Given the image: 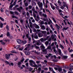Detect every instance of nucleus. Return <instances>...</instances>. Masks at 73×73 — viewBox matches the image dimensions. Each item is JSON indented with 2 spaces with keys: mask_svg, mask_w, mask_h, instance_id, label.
I'll use <instances>...</instances> for the list:
<instances>
[{
  "mask_svg": "<svg viewBox=\"0 0 73 73\" xmlns=\"http://www.w3.org/2000/svg\"><path fill=\"white\" fill-rule=\"evenodd\" d=\"M35 67L38 68V70H37V72L38 73H40L41 71V68H42V65L41 64H39L36 65L35 64Z\"/></svg>",
  "mask_w": 73,
  "mask_h": 73,
  "instance_id": "obj_1",
  "label": "nucleus"
},
{
  "mask_svg": "<svg viewBox=\"0 0 73 73\" xmlns=\"http://www.w3.org/2000/svg\"><path fill=\"white\" fill-rule=\"evenodd\" d=\"M48 49L50 50L51 51H52V50H53L52 49L51 46H49L47 47V48L43 50V52H44V54H46V53H47V50H48Z\"/></svg>",
  "mask_w": 73,
  "mask_h": 73,
  "instance_id": "obj_2",
  "label": "nucleus"
},
{
  "mask_svg": "<svg viewBox=\"0 0 73 73\" xmlns=\"http://www.w3.org/2000/svg\"><path fill=\"white\" fill-rule=\"evenodd\" d=\"M38 4L39 7L40 8L41 11L42 10V9H43V8L42 7H43V4L41 2H38Z\"/></svg>",
  "mask_w": 73,
  "mask_h": 73,
  "instance_id": "obj_3",
  "label": "nucleus"
},
{
  "mask_svg": "<svg viewBox=\"0 0 73 73\" xmlns=\"http://www.w3.org/2000/svg\"><path fill=\"white\" fill-rule=\"evenodd\" d=\"M33 25L35 28L36 29H39V28H40L39 26L36 24V23L34 24Z\"/></svg>",
  "mask_w": 73,
  "mask_h": 73,
  "instance_id": "obj_4",
  "label": "nucleus"
},
{
  "mask_svg": "<svg viewBox=\"0 0 73 73\" xmlns=\"http://www.w3.org/2000/svg\"><path fill=\"white\" fill-rule=\"evenodd\" d=\"M10 55H12V54H9L8 55L6 54L5 55L6 58H7V60H8V59H9V57H10Z\"/></svg>",
  "mask_w": 73,
  "mask_h": 73,
  "instance_id": "obj_5",
  "label": "nucleus"
},
{
  "mask_svg": "<svg viewBox=\"0 0 73 73\" xmlns=\"http://www.w3.org/2000/svg\"><path fill=\"white\" fill-rule=\"evenodd\" d=\"M29 24H30V27L31 28H32V29H33V27L32 26V22H31V19H29Z\"/></svg>",
  "mask_w": 73,
  "mask_h": 73,
  "instance_id": "obj_6",
  "label": "nucleus"
},
{
  "mask_svg": "<svg viewBox=\"0 0 73 73\" xmlns=\"http://www.w3.org/2000/svg\"><path fill=\"white\" fill-rule=\"evenodd\" d=\"M38 35L39 37H42L43 36L42 34L41 33H38Z\"/></svg>",
  "mask_w": 73,
  "mask_h": 73,
  "instance_id": "obj_7",
  "label": "nucleus"
},
{
  "mask_svg": "<svg viewBox=\"0 0 73 73\" xmlns=\"http://www.w3.org/2000/svg\"><path fill=\"white\" fill-rule=\"evenodd\" d=\"M57 50L58 52L59 55H61V53H62L61 50L59 48H58Z\"/></svg>",
  "mask_w": 73,
  "mask_h": 73,
  "instance_id": "obj_8",
  "label": "nucleus"
},
{
  "mask_svg": "<svg viewBox=\"0 0 73 73\" xmlns=\"http://www.w3.org/2000/svg\"><path fill=\"white\" fill-rule=\"evenodd\" d=\"M50 5L51 8H52L53 10H54V9H55V7H54V6L52 5V3H50Z\"/></svg>",
  "mask_w": 73,
  "mask_h": 73,
  "instance_id": "obj_9",
  "label": "nucleus"
},
{
  "mask_svg": "<svg viewBox=\"0 0 73 73\" xmlns=\"http://www.w3.org/2000/svg\"><path fill=\"white\" fill-rule=\"evenodd\" d=\"M20 8H17V10H18L19 12H21V9H23V7H20Z\"/></svg>",
  "mask_w": 73,
  "mask_h": 73,
  "instance_id": "obj_10",
  "label": "nucleus"
},
{
  "mask_svg": "<svg viewBox=\"0 0 73 73\" xmlns=\"http://www.w3.org/2000/svg\"><path fill=\"white\" fill-rule=\"evenodd\" d=\"M58 12H59L60 14L61 15V16H63V14H62V11L61 10V9H58Z\"/></svg>",
  "mask_w": 73,
  "mask_h": 73,
  "instance_id": "obj_11",
  "label": "nucleus"
},
{
  "mask_svg": "<svg viewBox=\"0 0 73 73\" xmlns=\"http://www.w3.org/2000/svg\"><path fill=\"white\" fill-rule=\"evenodd\" d=\"M48 19L49 20V21L48 23V25H50V23H51V24H53V23L52 22V20H51L49 18H48Z\"/></svg>",
  "mask_w": 73,
  "mask_h": 73,
  "instance_id": "obj_12",
  "label": "nucleus"
},
{
  "mask_svg": "<svg viewBox=\"0 0 73 73\" xmlns=\"http://www.w3.org/2000/svg\"><path fill=\"white\" fill-rule=\"evenodd\" d=\"M29 62L30 63H33L34 65H35L36 64V63L35 62H34L32 60H29Z\"/></svg>",
  "mask_w": 73,
  "mask_h": 73,
  "instance_id": "obj_13",
  "label": "nucleus"
},
{
  "mask_svg": "<svg viewBox=\"0 0 73 73\" xmlns=\"http://www.w3.org/2000/svg\"><path fill=\"white\" fill-rule=\"evenodd\" d=\"M52 54H49L48 55V56H46V57L47 58H48V57H52Z\"/></svg>",
  "mask_w": 73,
  "mask_h": 73,
  "instance_id": "obj_14",
  "label": "nucleus"
},
{
  "mask_svg": "<svg viewBox=\"0 0 73 73\" xmlns=\"http://www.w3.org/2000/svg\"><path fill=\"white\" fill-rule=\"evenodd\" d=\"M17 41L19 44H21V42H22V40H21L20 39L17 40Z\"/></svg>",
  "mask_w": 73,
  "mask_h": 73,
  "instance_id": "obj_15",
  "label": "nucleus"
},
{
  "mask_svg": "<svg viewBox=\"0 0 73 73\" xmlns=\"http://www.w3.org/2000/svg\"><path fill=\"white\" fill-rule=\"evenodd\" d=\"M50 27L52 29V31H54L55 30V29H54V28H53V26L52 24L50 25Z\"/></svg>",
  "mask_w": 73,
  "mask_h": 73,
  "instance_id": "obj_16",
  "label": "nucleus"
},
{
  "mask_svg": "<svg viewBox=\"0 0 73 73\" xmlns=\"http://www.w3.org/2000/svg\"><path fill=\"white\" fill-rule=\"evenodd\" d=\"M40 27H41L42 29L43 30H44V29H45V27L44 25H41L40 26Z\"/></svg>",
  "mask_w": 73,
  "mask_h": 73,
  "instance_id": "obj_17",
  "label": "nucleus"
},
{
  "mask_svg": "<svg viewBox=\"0 0 73 73\" xmlns=\"http://www.w3.org/2000/svg\"><path fill=\"white\" fill-rule=\"evenodd\" d=\"M58 71L61 73H62V68H59L58 69Z\"/></svg>",
  "mask_w": 73,
  "mask_h": 73,
  "instance_id": "obj_18",
  "label": "nucleus"
},
{
  "mask_svg": "<svg viewBox=\"0 0 73 73\" xmlns=\"http://www.w3.org/2000/svg\"><path fill=\"white\" fill-rule=\"evenodd\" d=\"M27 40H24V41H22V42L23 43V45H24V44H26L27 42Z\"/></svg>",
  "mask_w": 73,
  "mask_h": 73,
  "instance_id": "obj_19",
  "label": "nucleus"
},
{
  "mask_svg": "<svg viewBox=\"0 0 73 73\" xmlns=\"http://www.w3.org/2000/svg\"><path fill=\"white\" fill-rule=\"evenodd\" d=\"M41 32L42 34H44V35H45L46 33V31H42Z\"/></svg>",
  "mask_w": 73,
  "mask_h": 73,
  "instance_id": "obj_20",
  "label": "nucleus"
},
{
  "mask_svg": "<svg viewBox=\"0 0 73 73\" xmlns=\"http://www.w3.org/2000/svg\"><path fill=\"white\" fill-rule=\"evenodd\" d=\"M41 49H45V48L44 45H42L40 46Z\"/></svg>",
  "mask_w": 73,
  "mask_h": 73,
  "instance_id": "obj_21",
  "label": "nucleus"
},
{
  "mask_svg": "<svg viewBox=\"0 0 73 73\" xmlns=\"http://www.w3.org/2000/svg\"><path fill=\"white\" fill-rule=\"evenodd\" d=\"M25 53L26 55H29L30 54V52H28L27 51H25Z\"/></svg>",
  "mask_w": 73,
  "mask_h": 73,
  "instance_id": "obj_22",
  "label": "nucleus"
},
{
  "mask_svg": "<svg viewBox=\"0 0 73 73\" xmlns=\"http://www.w3.org/2000/svg\"><path fill=\"white\" fill-rule=\"evenodd\" d=\"M55 25H56V27L57 28V29H58V30L60 29V26L58 25L57 24H56Z\"/></svg>",
  "mask_w": 73,
  "mask_h": 73,
  "instance_id": "obj_23",
  "label": "nucleus"
},
{
  "mask_svg": "<svg viewBox=\"0 0 73 73\" xmlns=\"http://www.w3.org/2000/svg\"><path fill=\"white\" fill-rule=\"evenodd\" d=\"M68 27H64L63 29H62V30H65V31H66L68 29Z\"/></svg>",
  "mask_w": 73,
  "mask_h": 73,
  "instance_id": "obj_24",
  "label": "nucleus"
},
{
  "mask_svg": "<svg viewBox=\"0 0 73 73\" xmlns=\"http://www.w3.org/2000/svg\"><path fill=\"white\" fill-rule=\"evenodd\" d=\"M42 16L45 18H46L47 17V15H46V14H43Z\"/></svg>",
  "mask_w": 73,
  "mask_h": 73,
  "instance_id": "obj_25",
  "label": "nucleus"
},
{
  "mask_svg": "<svg viewBox=\"0 0 73 73\" xmlns=\"http://www.w3.org/2000/svg\"><path fill=\"white\" fill-rule=\"evenodd\" d=\"M60 47L62 49H63L64 48V46H62V44H60Z\"/></svg>",
  "mask_w": 73,
  "mask_h": 73,
  "instance_id": "obj_26",
  "label": "nucleus"
},
{
  "mask_svg": "<svg viewBox=\"0 0 73 73\" xmlns=\"http://www.w3.org/2000/svg\"><path fill=\"white\" fill-rule=\"evenodd\" d=\"M68 58V56H63V57L62 58V59L63 60H64V59H66V58Z\"/></svg>",
  "mask_w": 73,
  "mask_h": 73,
  "instance_id": "obj_27",
  "label": "nucleus"
},
{
  "mask_svg": "<svg viewBox=\"0 0 73 73\" xmlns=\"http://www.w3.org/2000/svg\"><path fill=\"white\" fill-rule=\"evenodd\" d=\"M0 42L1 43V44L2 45H4L5 44V42H3V40H0Z\"/></svg>",
  "mask_w": 73,
  "mask_h": 73,
  "instance_id": "obj_28",
  "label": "nucleus"
},
{
  "mask_svg": "<svg viewBox=\"0 0 73 73\" xmlns=\"http://www.w3.org/2000/svg\"><path fill=\"white\" fill-rule=\"evenodd\" d=\"M63 6L64 7H66V3L65 2H64L63 3Z\"/></svg>",
  "mask_w": 73,
  "mask_h": 73,
  "instance_id": "obj_29",
  "label": "nucleus"
},
{
  "mask_svg": "<svg viewBox=\"0 0 73 73\" xmlns=\"http://www.w3.org/2000/svg\"><path fill=\"white\" fill-rule=\"evenodd\" d=\"M20 47H21V46L20 45L17 46H16V49H19V48H20Z\"/></svg>",
  "mask_w": 73,
  "mask_h": 73,
  "instance_id": "obj_30",
  "label": "nucleus"
},
{
  "mask_svg": "<svg viewBox=\"0 0 73 73\" xmlns=\"http://www.w3.org/2000/svg\"><path fill=\"white\" fill-rule=\"evenodd\" d=\"M53 51L55 52L56 54H57L58 53V52L57 51H56V50L55 49H54L53 50Z\"/></svg>",
  "mask_w": 73,
  "mask_h": 73,
  "instance_id": "obj_31",
  "label": "nucleus"
},
{
  "mask_svg": "<svg viewBox=\"0 0 73 73\" xmlns=\"http://www.w3.org/2000/svg\"><path fill=\"white\" fill-rule=\"evenodd\" d=\"M40 40L41 42H43V41H44V39L43 38H42L40 39Z\"/></svg>",
  "mask_w": 73,
  "mask_h": 73,
  "instance_id": "obj_32",
  "label": "nucleus"
},
{
  "mask_svg": "<svg viewBox=\"0 0 73 73\" xmlns=\"http://www.w3.org/2000/svg\"><path fill=\"white\" fill-rule=\"evenodd\" d=\"M30 65H31V66H33V67H35V65H33L32 63H30Z\"/></svg>",
  "mask_w": 73,
  "mask_h": 73,
  "instance_id": "obj_33",
  "label": "nucleus"
},
{
  "mask_svg": "<svg viewBox=\"0 0 73 73\" xmlns=\"http://www.w3.org/2000/svg\"><path fill=\"white\" fill-rule=\"evenodd\" d=\"M58 3L59 5H60V6H61V2L60 1L58 0Z\"/></svg>",
  "mask_w": 73,
  "mask_h": 73,
  "instance_id": "obj_34",
  "label": "nucleus"
},
{
  "mask_svg": "<svg viewBox=\"0 0 73 73\" xmlns=\"http://www.w3.org/2000/svg\"><path fill=\"white\" fill-rule=\"evenodd\" d=\"M43 5H44V7H45L46 9H47V8H48V5H47V4H45H45L44 5L43 4Z\"/></svg>",
  "mask_w": 73,
  "mask_h": 73,
  "instance_id": "obj_35",
  "label": "nucleus"
},
{
  "mask_svg": "<svg viewBox=\"0 0 73 73\" xmlns=\"http://www.w3.org/2000/svg\"><path fill=\"white\" fill-rule=\"evenodd\" d=\"M39 22L40 23V24H42H42H44V21H40Z\"/></svg>",
  "mask_w": 73,
  "mask_h": 73,
  "instance_id": "obj_36",
  "label": "nucleus"
},
{
  "mask_svg": "<svg viewBox=\"0 0 73 73\" xmlns=\"http://www.w3.org/2000/svg\"><path fill=\"white\" fill-rule=\"evenodd\" d=\"M0 19L2 21H4V19L2 17H0Z\"/></svg>",
  "mask_w": 73,
  "mask_h": 73,
  "instance_id": "obj_37",
  "label": "nucleus"
},
{
  "mask_svg": "<svg viewBox=\"0 0 73 73\" xmlns=\"http://www.w3.org/2000/svg\"><path fill=\"white\" fill-rule=\"evenodd\" d=\"M34 47L35 48H36V49H38L39 48V47L38 46H36V44H35L34 45Z\"/></svg>",
  "mask_w": 73,
  "mask_h": 73,
  "instance_id": "obj_38",
  "label": "nucleus"
},
{
  "mask_svg": "<svg viewBox=\"0 0 73 73\" xmlns=\"http://www.w3.org/2000/svg\"><path fill=\"white\" fill-rule=\"evenodd\" d=\"M34 38L36 39H37L38 38V36L37 35H35L34 36Z\"/></svg>",
  "mask_w": 73,
  "mask_h": 73,
  "instance_id": "obj_39",
  "label": "nucleus"
},
{
  "mask_svg": "<svg viewBox=\"0 0 73 73\" xmlns=\"http://www.w3.org/2000/svg\"><path fill=\"white\" fill-rule=\"evenodd\" d=\"M0 27L1 28H3V23H1Z\"/></svg>",
  "mask_w": 73,
  "mask_h": 73,
  "instance_id": "obj_40",
  "label": "nucleus"
},
{
  "mask_svg": "<svg viewBox=\"0 0 73 73\" xmlns=\"http://www.w3.org/2000/svg\"><path fill=\"white\" fill-rule=\"evenodd\" d=\"M9 66H13L14 65V64L12 62L10 64H9Z\"/></svg>",
  "mask_w": 73,
  "mask_h": 73,
  "instance_id": "obj_41",
  "label": "nucleus"
},
{
  "mask_svg": "<svg viewBox=\"0 0 73 73\" xmlns=\"http://www.w3.org/2000/svg\"><path fill=\"white\" fill-rule=\"evenodd\" d=\"M33 16L35 18H36V14L35 13H33Z\"/></svg>",
  "mask_w": 73,
  "mask_h": 73,
  "instance_id": "obj_42",
  "label": "nucleus"
},
{
  "mask_svg": "<svg viewBox=\"0 0 73 73\" xmlns=\"http://www.w3.org/2000/svg\"><path fill=\"white\" fill-rule=\"evenodd\" d=\"M49 43V42H48V41H47L46 42H45V45H48V44Z\"/></svg>",
  "mask_w": 73,
  "mask_h": 73,
  "instance_id": "obj_43",
  "label": "nucleus"
},
{
  "mask_svg": "<svg viewBox=\"0 0 73 73\" xmlns=\"http://www.w3.org/2000/svg\"><path fill=\"white\" fill-rule=\"evenodd\" d=\"M25 5L26 7H27L29 5L28 3H27L26 2L25 3Z\"/></svg>",
  "mask_w": 73,
  "mask_h": 73,
  "instance_id": "obj_44",
  "label": "nucleus"
},
{
  "mask_svg": "<svg viewBox=\"0 0 73 73\" xmlns=\"http://www.w3.org/2000/svg\"><path fill=\"white\" fill-rule=\"evenodd\" d=\"M21 62H19L18 63V65H19V68H20V65H21Z\"/></svg>",
  "mask_w": 73,
  "mask_h": 73,
  "instance_id": "obj_45",
  "label": "nucleus"
},
{
  "mask_svg": "<svg viewBox=\"0 0 73 73\" xmlns=\"http://www.w3.org/2000/svg\"><path fill=\"white\" fill-rule=\"evenodd\" d=\"M63 22L64 23L65 25H67V23H66V21L65 20H64Z\"/></svg>",
  "mask_w": 73,
  "mask_h": 73,
  "instance_id": "obj_46",
  "label": "nucleus"
},
{
  "mask_svg": "<svg viewBox=\"0 0 73 73\" xmlns=\"http://www.w3.org/2000/svg\"><path fill=\"white\" fill-rule=\"evenodd\" d=\"M7 36H10V34H9V32H7Z\"/></svg>",
  "mask_w": 73,
  "mask_h": 73,
  "instance_id": "obj_47",
  "label": "nucleus"
},
{
  "mask_svg": "<svg viewBox=\"0 0 73 73\" xmlns=\"http://www.w3.org/2000/svg\"><path fill=\"white\" fill-rule=\"evenodd\" d=\"M53 61H54V62H57V61H58V60L57 59H54L53 60Z\"/></svg>",
  "mask_w": 73,
  "mask_h": 73,
  "instance_id": "obj_48",
  "label": "nucleus"
},
{
  "mask_svg": "<svg viewBox=\"0 0 73 73\" xmlns=\"http://www.w3.org/2000/svg\"><path fill=\"white\" fill-rule=\"evenodd\" d=\"M23 49H24V48H23V47H22L21 48H20L19 49V50H20L22 51L23 50Z\"/></svg>",
  "mask_w": 73,
  "mask_h": 73,
  "instance_id": "obj_49",
  "label": "nucleus"
},
{
  "mask_svg": "<svg viewBox=\"0 0 73 73\" xmlns=\"http://www.w3.org/2000/svg\"><path fill=\"white\" fill-rule=\"evenodd\" d=\"M52 20L54 21V22L55 23H56V21L55 20V19H54V18H52Z\"/></svg>",
  "mask_w": 73,
  "mask_h": 73,
  "instance_id": "obj_50",
  "label": "nucleus"
},
{
  "mask_svg": "<svg viewBox=\"0 0 73 73\" xmlns=\"http://www.w3.org/2000/svg\"><path fill=\"white\" fill-rule=\"evenodd\" d=\"M12 17L13 18H15V19H18V18H17V17H15L14 15L12 16Z\"/></svg>",
  "mask_w": 73,
  "mask_h": 73,
  "instance_id": "obj_51",
  "label": "nucleus"
},
{
  "mask_svg": "<svg viewBox=\"0 0 73 73\" xmlns=\"http://www.w3.org/2000/svg\"><path fill=\"white\" fill-rule=\"evenodd\" d=\"M15 14H16L17 15H18L19 14V13L18 12H17V11H15Z\"/></svg>",
  "mask_w": 73,
  "mask_h": 73,
  "instance_id": "obj_52",
  "label": "nucleus"
},
{
  "mask_svg": "<svg viewBox=\"0 0 73 73\" xmlns=\"http://www.w3.org/2000/svg\"><path fill=\"white\" fill-rule=\"evenodd\" d=\"M29 9H32V6L31 5H29Z\"/></svg>",
  "mask_w": 73,
  "mask_h": 73,
  "instance_id": "obj_53",
  "label": "nucleus"
},
{
  "mask_svg": "<svg viewBox=\"0 0 73 73\" xmlns=\"http://www.w3.org/2000/svg\"><path fill=\"white\" fill-rule=\"evenodd\" d=\"M43 69L45 70H48V68H43Z\"/></svg>",
  "mask_w": 73,
  "mask_h": 73,
  "instance_id": "obj_54",
  "label": "nucleus"
},
{
  "mask_svg": "<svg viewBox=\"0 0 73 73\" xmlns=\"http://www.w3.org/2000/svg\"><path fill=\"white\" fill-rule=\"evenodd\" d=\"M5 63H6V64H9V63L7 61H5Z\"/></svg>",
  "mask_w": 73,
  "mask_h": 73,
  "instance_id": "obj_55",
  "label": "nucleus"
},
{
  "mask_svg": "<svg viewBox=\"0 0 73 73\" xmlns=\"http://www.w3.org/2000/svg\"><path fill=\"white\" fill-rule=\"evenodd\" d=\"M33 68H29V70L30 71V72H31V71H32Z\"/></svg>",
  "mask_w": 73,
  "mask_h": 73,
  "instance_id": "obj_56",
  "label": "nucleus"
},
{
  "mask_svg": "<svg viewBox=\"0 0 73 73\" xmlns=\"http://www.w3.org/2000/svg\"><path fill=\"white\" fill-rule=\"evenodd\" d=\"M6 14H8L9 13V12H8V11L7 10H6Z\"/></svg>",
  "mask_w": 73,
  "mask_h": 73,
  "instance_id": "obj_57",
  "label": "nucleus"
},
{
  "mask_svg": "<svg viewBox=\"0 0 73 73\" xmlns=\"http://www.w3.org/2000/svg\"><path fill=\"white\" fill-rule=\"evenodd\" d=\"M17 0H16V1L14 2L13 5H16V2H17Z\"/></svg>",
  "mask_w": 73,
  "mask_h": 73,
  "instance_id": "obj_58",
  "label": "nucleus"
},
{
  "mask_svg": "<svg viewBox=\"0 0 73 73\" xmlns=\"http://www.w3.org/2000/svg\"><path fill=\"white\" fill-rule=\"evenodd\" d=\"M12 7H13V5H10L9 8V9H11V8H12Z\"/></svg>",
  "mask_w": 73,
  "mask_h": 73,
  "instance_id": "obj_59",
  "label": "nucleus"
},
{
  "mask_svg": "<svg viewBox=\"0 0 73 73\" xmlns=\"http://www.w3.org/2000/svg\"><path fill=\"white\" fill-rule=\"evenodd\" d=\"M6 29H7V30H9V27L8 25H7L6 26Z\"/></svg>",
  "mask_w": 73,
  "mask_h": 73,
  "instance_id": "obj_60",
  "label": "nucleus"
},
{
  "mask_svg": "<svg viewBox=\"0 0 73 73\" xmlns=\"http://www.w3.org/2000/svg\"><path fill=\"white\" fill-rule=\"evenodd\" d=\"M34 12L35 13H36V14H37V15H38V12H37V11H34Z\"/></svg>",
  "mask_w": 73,
  "mask_h": 73,
  "instance_id": "obj_61",
  "label": "nucleus"
},
{
  "mask_svg": "<svg viewBox=\"0 0 73 73\" xmlns=\"http://www.w3.org/2000/svg\"><path fill=\"white\" fill-rule=\"evenodd\" d=\"M36 64H40V61H36Z\"/></svg>",
  "mask_w": 73,
  "mask_h": 73,
  "instance_id": "obj_62",
  "label": "nucleus"
},
{
  "mask_svg": "<svg viewBox=\"0 0 73 73\" xmlns=\"http://www.w3.org/2000/svg\"><path fill=\"white\" fill-rule=\"evenodd\" d=\"M60 8L62 9H64V7H63V6H62L61 7H60Z\"/></svg>",
  "mask_w": 73,
  "mask_h": 73,
  "instance_id": "obj_63",
  "label": "nucleus"
},
{
  "mask_svg": "<svg viewBox=\"0 0 73 73\" xmlns=\"http://www.w3.org/2000/svg\"><path fill=\"white\" fill-rule=\"evenodd\" d=\"M41 73H44V70H42L41 71Z\"/></svg>",
  "mask_w": 73,
  "mask_h": 73,
  "instance_id": "obj_64",
  "label": "nucleus"
}]
</instances>
